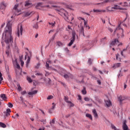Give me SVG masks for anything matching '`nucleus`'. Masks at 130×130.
<instances>
[{"label": "nucleus", "instance_id": "1", "mask_svg": "<svg viewBox=\"0 0 130 130\" xmlns=\"http://www.w3.org/2000/svg\"><path fill=\"white\" fill-rule=\"evenodd\" d=\"M3 40H5V43L9 44L13 42V36H12V26H6L2 36Z\"/></svg>", "mask_w": 130, "mask_h": 130}, {"label": "nucleus", "instance_id": "2", "mask_svg": "<svg viewBox=\"0 0 130 130\" xmlns=\"http://www.w3.org/2000/svg\"><path fill=\"white\" fill-rule=\"evenodd\" d=\"M49 64H51V61L50 60H48L46 62V68L47 69V70H53V71H54V72H56V73H58L59 74H60V72L62 71V69H61L60 67H56V69H53L50 67H49Z\"/></svg>", "mask_w": 130, "mask_h": 130}, {"label": "nucleus", "instance_id": "3", "mask_svg": "<svg viewBox=\"0 0 130 130\" xmlns=\"http://www.w3.org/2000/svg\"><path fill=\"white\" fill-rule=\"evenodd\" d=\"M59 14L67 22H69L70 19H69V13L65 11L63 9H61L59 11Z\"/></svg>", "mask_w": 130, "mask_h": 130}, {"label": "nucleus", "instance_id": "4", "mask_svg": "<svg viewBox=\"0 0 130 130\" xmlns=\"http://www.w3.org/2000/svg\"><path fill=\"white\" fill-rule=\"evenodd\" d=\"M106 10L108 11V12H113V10H123L122 8H120V6L115 5L114 7H107L106 8Z\"/></svg>", "mask_w": 130, "mask_h": 130}, {"label": "nucleus", "instance_id": "5", "mask_svg": "<svg viewBox=\"0 0 130 130\" xmlns=\"http://www.w3.org/2000/svg\"><path fill=\"white\" fill-rule=\"evenodd\" d=\"M18 7L19 4H16L13 8V12L15 16H19V15H20V13H21V10L18 9Z\"/></svg>", "mask_w": 130, "mask_h": 130}, {"label": "nucleus", "instance_id": "6", "mask_svg": "<svg viewBox=\"0 0 130 130\" xmlns=\"http://www.w3.org/2000/svg\"><path fill=\"white\" fill-rule=\"evenodd\" d=\"M39 7H41V8H45V9H52V8H55V6H51L50 7L49 5L43 6V3H39L36 6V8H38Z\"/></svg>", "mask_w": 130, "mask_h": 130}, {"label": "nucleus", "instance_id": "7", "mask_svg": "<svg viewBox=\"0 0 130 130\" xmlns=\"http://www.w3.org/2000/svg\"><path fill=\"white\" fill-rule=\"evenodd\" d=\"M20 35L22 36L23 35V26L22 25H20V28H18L17 31V35L18 37H20Z\"/></svg>", "mask_w": 130, "mask_h": 130}, {"label": "nucleus", "instance_id": "8", "mask_svg": "<svg viewBox=\"0 0 130 130\" xmlns=\"http://www.w3.org/2000/svg\"><path fill=\"white\" fill-rule=\"evenodd\" d=\"M118 43H119V42L118 41V40L116 39L111 42V43L110 44V46L111 47L112 46H115V45H118V46L119 45V44H118Z\"/></svg>", "mask_w": 130, "mask_h": 130}, {"label": "nucleus", "instance_id": "9", "mask_svg": "<svg viewBox=\"0 0 130 130\" xmlns=\"http://www.w3.org/2000/svg\"><path fill=\"white\" fill-rule=\"evenodd\" d=\"M126 99V98L124 96L120 95L118 98V101H119V103L120 104H122V102L124 101Z\"/></svg>", "mask_w": 130, "mask_h": 130}, {"label": "nucleus", "instance_id": "10", "mask_svg": "<svg viewBox=\"0 0 130 130\" xmlns=\"http://www.w3.org/2000/svg\"><path fill=\"white\" fill-rule=\"evenodd\" d=\"M122 127L123 130H129L128 129V127L127 126V125H126V120H124L123 121Z\"/></svg>", "mask_w": 130, "mask_h": 130}, {"label": "nucleus", "instance_id": "11", "mask_svg": "<svg viewBox=\"0 0 130 130\" xmlns=\"http://www.w3.org/2000/svg\"><path fill=\"white\" fill-rule=\"evenodd\" d=\"M64 79H69V78H71V79H73L74 78V76L73 75L71 74L70 73H69L68 74H66L63 76Z\"/></svg>", "mask_w": 130, "mask_h": 130}, {"label": "nucleus", "instance_id": "12", "mask_svg": "<svg viewBox=\"0 0 130 130\" xmlns=\"http://www.w3.org/2000/svg\"><path fill=\"white\" fill-rule=\"evenodd\" d=\"M64 101L67 102V103H69V104H71V107H73L74 106V104H72V102L70 101H69V98L67 96H64Z\"/></svg>", "mask_w": 130, "mask_h": 130}, {"label": "nucleus", "instance_id": "13", "mask_svg": "<svg viewBox=\"0 0 130 130\" xmlns=\"http://www.w3.org/2000/svg\"><path fill=\"white\" fill-rule=\"evenodd\" d=\"M7 7V5L5 3L1 4L0 5V11H2V10H5L6 8Z\"/></svg>", "mask_w": 130, "mask_h": 130}, {"label": "nucleus", "instance_id": "14", "mask_svg": "<svg viewBox=\"0 0 130 130\" xmlns=\"http://www.w3.org/2000/svg\"><path fill=\"white\" fill-rule=\"evenodd\" d=\"M93 12L94 13H106V10H101L98 9H93Z\"/></svg>", "mask_w": 130, "mask_h": 130}, {"label": "nucleus", "instance_id": "15", "mask_svg": "<svg viewBox=\"0 0 130 130\" xmlns=\"http://www.w3.org/2000/svg\"><path fill=\"white\" fill-rule=\"evenodd\" d=\"M92 113L93 114L94 117L95 118H98V114L97 113V111L94 109L92 110Z\"/></svg>", "mask_w": 130, "mask_h": 130}, {"label": "nucleus", "instance_id": "16", "mask_svg": "<svg viewBox=\"0 0 130 130\" xmlns=\"http://www.w3.org/2000/svg\"><path fill=\"white\" fill-rule=\"evenodd\" d=\"M105 103H106V105L108 107L111 106V102L110 101V100H109L105 101Z\"/></svg>", "mask_w": 130, "mask_h": 130}, {"label": "nucleus", "instance_id": "17", "mask_svg": "<svg viewBox=\"0 0 130 130\" xmlns=\"http://www.w3.org/2000/svg\"><path fill=\"white\" fill-rule=\"evenodd\" d=\"M71 40H72V41H74L76 40V33L74 31H73L72 33V37L71 39Z\"/></svg>", "mask_w": 130, "mask_h": 130}, {"label": "nucleus", "instance_id": "18", "mask_svg": "<svg viewBox=\"0 0 130 130\" xmlns=\"http://www.w3.org/2000/svg\"><path fill=\"white\" fill-rule=\"evenodd\" d=\"M25 7H28L30 8V7H32V3L30 2H26L25 4Z\"/></svg>", "mask_w": 130, "mask_h": 130}, {"label": "nucleus", "instance_id": "19", "mask_svg": "<svg viewBox=\"0 0 130 130\" xmlns=\"http://www.w3.org/2000/svg\"><path fill=\"white\" fill-rule=\"evenodd\" d=\"M11 109H7L6 112V116H9L11 113Z\"/></svg>", "mask_w": 130, "mask_h": 130}, {"label": "nucleus", "instance_id": "20", "mask_svg": "<svg viewBox=\"0 0 130 130\" xmlns=\"http://www.w3.org/2000/svg\"><path fill=\"white\" fill-rule=\"evenodd\" d=\"M1 97L2 98L3 100H4V101H7V96H6V94H2L1 95Z\"/></svg>", "mask_w": 130, "mask_h": 130}, {"label": "nucleus", "instance_id": "21", "mask_svg": "<svg viewBox=\"0 0 130 130\" xmlns=\"http://www.w3.org/2000/svg\"><path fill=\"white\" fill-rule=\"evenodd\" d=\"M120 67V63H117L114 64L113 66V69H116V68Z\"/></svg>", "mask_w": 130, "mask_h": 130}, {"label": "nucleus", "instance_id": "22", "mask_svg": "<svg viewBox=\"0 0 130 130\" xmlns=\"http://www.w3.org/2000/svg\"><path fill=\"white\" fill-rule=\"evenodd\" d=\"M54 123H55V118H54L50 122V124L51 125V126H52V127H53V125L54 124Z\"/></svg>", "mask_w": 130, "mask_h": 130}, {"label": "nucleus", "instance_id": "23", "mask_svg": "<svg viewBox=\"0 0 130 130\" xmlns=\"http://www.w3.org/2000/svg\"><path fill=\"white\" fill-rule=\"evenodd\" d=\"M86 116L88 118H89L90 120H93V118L92 117V115L90 114H86Z\"/></svg>", "mask_w": 130, "mask_h": 130}, {"label": "nucleus", "instance_id": "24", "mask_svg": "<svg viewBox=\"0 0 130 130\" xmlns=\"http://www.w3.org/2000/svg\"><path fill=\"white\" fill-rule=\"evenodd\" d=\"M37 90H34L31 92H29L28 94V95H35V94H37Z\"/></svg>", "mask_w": 130, "mask_h": 130}, {"label": "nucleus", "instance_id": "25", "mask_svg": "<svg viewBox=\"0 0 130 130\" xmlns=\"http://www.w3.org/2000/svg\"><path fill=\"white\" fill-rule=\"evenodd\" d=\"M0 126L5 128L7 127V125L3 122H0Z\"/></svg>", "mask_w": 130, "mask_h": 130}, {"label": "nucleus", "instance_id": "26", "mask_svg": "<svg viewBox=\"0 0 130 130\" xmlns=\"http://www.w3.org/2000/svg\"><path fill=\"white\" fill-rule=\"evenodd\" d=\"M31 58L29 56L27 57V60L26 61V67L28 68V66H29V64L30 63V60Z\"/></svg>", "mask_w": 130, "mask_h": 130}, {"label": "nucleus", "instance_id": "27", "mask_svg": "<svg viewBox=\"0 0 130 130\" xmlns=\"http://www.w3.org/2000/svg\"><path fill=\"white\" fill-rule=\"evenodd\" d=\"M67 31H69L70 33H71V32H73V29H72V27H71V26L70 25L68 26Z\"/></svg>", "mask_w": 130, "mask_h": 130}, {"label": "nucleus", "instance_id": "28", "mask_svg": "<svg viewBox=\"0 0 130 130\" xmlns=\"http://www.w3.org/2000/svg\"><path fill=\"white\" fill-rule=\"evenodd\" d=\"M33 28L34 29H38L39 28V26H38V23L37 22L36 24H34L33 26H32Z\"/></svg>", "mask_w": 130, "mask_h": 130}, {"label": "nucleus", "instance_id": "29", "mask_svg": "<svg viewBox=\"0 0 130 130\" xmlns=\"http://www.w3.org/2000/svg\"><path fill=\"white\" fill-rule=\"evenodd\" d=\"M80 33L81 34H82V35H84V36H85V35H84V27H81L80 28Z\"/></svg>", "mask_w": 130, "mask_h": 130}, {"label": "nucleus", "instance_id": "30", "mask_svg": "<svg viewBox=\"0 0 130 130\" xmlns=\"http://www.w3.org/2000/svg\"><path fill=\"white\" fill-rule=\"evenodd\" d=\"M6 27H12V23H11V21H8Z\"/></svg>", "mask_w": 130, "mask_h": 130}, {"label": "nucleus", "instance_id": "31", "mask_svg": "<svg viewBox=\"0 0 130 130\" xmlns=\"http://www.w3.org/2000/svg\"><path fill=\"white\" fill-rule=\"evenodd\" d=\"M111 128H112V129L117 130V129L116 128V127L114 126V125H113V124H111Z\"/></svg>", "mask_w": 130, "mask_h": 130}, {"label": "nucleus", "instance_id": "32", "mask_svg": "<svg viewBox=\"0 0 130 130\" xmlns=\"http://www.w3.org/2000/svg\"><path fill=\"white\" fill-rule=\"evenodd\" d=\"M27 80L29 83H32V82L33 81V80H32V79H31V77H27Z\"/></svg>", "mask_w": 130, "mask_h": 130}, {"label": "nucleus", "instance_id": "33", "mask_svg": "<svg viewBox=\"0 0 130 130\" xmlns=\"http://www.w3.org/2000/svg\"><path fill=\"white\" fill-rule=\"evenodd\" d=\"M49 24L51 25L52 27H54L55 26V21H54V23L49 22Z\"/></svg>", "mask_w": 130, "mask_h": 130}, {"label": "nucleus", "instance_id": "34", "mask_svg": "<svg viewBox=\"0 0 130 130\" xmlns=\"http://www.w3.org/2000/svg\"><path fill=\"white\" fill-rule=\"evenodd\" d=\"M127 50V48H126L125 49H123L122 51H121V54L122 56H123V52H124V51H126Z\"/></svg>", "mask_w": 130, "mask_h": 130}, {"label": "nucleus", "instance_id": "35", "mask_svg": "<svg viewBox=\"0 0 130 130\" xmlns=\"http://www.w3.org/2000/svg\"><path fill=\"white\" fill-rule=\"evenodd\" d=\"M82 93L83 94V95L87 94V91H86V89H85V88H84V89L82 90Z\"/></svg>", "mask_w": 130, "mask_h": 130}, {"label": "nucleus", "instance_id": "36", "mask_svg": "<svg viewBox=\"0 0 130 130\" xmlns=\"http://www.w3.org/2000/svg\"><path fill=\"white\" fill-rule=\"evenodd\" d=\"M47 99L48 100H51V99H53V95H49V96L47 97Z\"/></svg>", "mask_w": 130, "mask_h": 130}, {"label": "nucleus", "instance_id": "37", "mask_svg": "<svg viewBox=\"0 0 130 130\" xmlns=\"http://www.w3.org/2000/svg\"><path fill=\"white\" fill-rule=\"evenodd\" d=\"M74 42H75L74 41H72V40H71L70 43H69L68 44V46H72V45H73V44L74 43Z\"/></svg>", "mask_w": 130, "mask_h": 130}, {"label": "nucleus", "instance_id": "38", "mask_svg": "<svg viewBox=\"0 0 130 130\" xmlns=\"http://www.w3.org/2000/svg\"><path fill=\"white\" fill-rule=\"evenodd\" d=\"M88 21H86V20H84V26L85 27H86L87 28V27H88Z\"/></svg>", "mask_w": 130, "mask_h": 130}, {"label": "nucleus", "instance_id": "39", "mask_svg": "<svg viewBox=\"0 0 130 130\" xmlns=\"http://www.w3.org/2000/svg\"><path fill=\"white\" fill-rule=\"evenodd\" d=\"M8 107H10V108H12L13 107V104L11 103H8Z\"/></svg>", "mask_w": 130, "mask_h": 130}, {"label": "nucleus", "instance_id": "40", "mask_svg": "<svg viewBox=\"0 0 130 130\" xmlns=\"http://www.w3.org/2000/svg\"><path fill=\"white\" fill-rule=\"evenodd\" d=\"M88 63L89 66H91L92 64V61H91V58H89L88 60Z\"/></svg>", "mask_w": 130, "mask_h": 130}, {"label": "nucleus", "instance_id": "41", "mask_svg": "<svg viewBox=\"0 0 130 130\" xmlns=\"http://www.w3.org/2000/svg\"><path fill=\"white\" fill-rule=\"evenodd\" d=\"M21 67L24 66V61L22 60V59L20 58Z\"/></svg>", "mask_w": 130, "mask_h": 130}, {"label": "nucleus", "instance_id": "42", "mask_svg": "<svg viewBox=\"0 0 130 130\" xmlns=\"http://www.w3.org/2000/svg\"><path fill=\"white\" fill-rule=\"evenodd\" d=\"M16 68L18 69V70H19L20 69V65L19 64H18V62H16Z\"/></svg>", "mask_w": 130, "mask_h": 130}, {"label": "nucleus", "instance_id": "43", "mask_svg": "<svg viewBox=\"0 0 130 130\" xmlns=\"http://www.w3.org/2000/svg\"><path fill=\"white\" fill-rule=\"evenodd\" d=\"M57 45H58V46H61V45H62V44L60 42H58L57 43Z\"/></svg>", "mask_w": 130, "mask_h": 130}, {"label": "nucleus", "instance_id": "44", "mask_svg": "<svg viewBox=\"0 0 130 130\" xmlns=\"http://www.w3.org/2000/svg\"><path fill=\"white\" fill-rule=\"evenodd\" d=\"M108 29L109 30V31H110V32H111V33H112V32H113V30L111 27H108Z\"/></svg>", "mask_w": 130, "mask_h": 130}, {"label": "nucleus", "instance_id": "45", "mask_svg": "<svg viewBox=\"0 0 130 130\" xmlns=\"http://www.w3.org/2000/svg\"><path fill=\"white\" fill-rule=\"evenodd\" d=\"M0 80H4V78H3V74L0 71Z\"/></svg>", "mask_w": 130, "mask_h": 130}, {"label": "nucleus", "instance_id": "46", "mask_svg": "<svg viewBox=\"0 0 130 130\" xmlns=\"http://www.w3.org/2000/svg\"><path fill=\"white\" fill-rule=\"evenodd\" d=\"M29 15H31V13H29V12H27V13L25 14V17H28V16H29Z\"/></svg>", "mask_w": 130, "mask_h": 130}, {"label": "nucleus", "instance_id": "47", "mask_svg": "<svg viewBox=\"0 0 130 130\" xmlns=\"http://www.w3.org/2000/svg\"><path fill=\"white\" fill-rule=\"evenodd\" d=\"M84 100L85 101H87V102L90 101V99H89V98H85Z\"/></svg>", "mask_w": 130, "mask_h": 130}, {"label": "nucleus", "instance_id": "48", "mask_svg": "<svg viewBox=\"0 0 130 130\" xmlns=\"http://www.w3.org/2000/svg\"><path fill=\"white\" fill-rule=\"evenodd\" d=\"M52 109H54V108H55V104H54V103H52Z\"/></svg>", "mask_w": 130, "mask_h": 130}, {"label": "nucleus", "instance_id": "49", "mask_svg": "<svg viewBox=\"0 0 130 130\" xmlns=\"http://www.w3.org/2000/svg\"><path fill=\"white\" fill-rule=\"evenodd\" d=\"M36 76H43L42 74L41 73H37V74H36Z\"/></svg>", "mask_w": 130, "mask_h": 130}, {"label": "nucleus", "instance_id": "50", "mask_svg": "<svg viewBox=\"0 0 130 130\" xmlns=\"http://www.w3.org/2000/svg\"><path fill=\"white\" fill-rule=\"evenodd\" d=\"M55 38V35H54L52 37V39H50V41H53V40L54 39V38Z\"/></svg>", "mask_w": 130, "mask_h": 130}, {"label": "nucleus", "instance_id": "51", "mask_svg": "<svg viewBox=\"0 0 130 130\" xmlns=\"http://www.w3.org/2000/svg\"><path fill=\"white\" fill-rule=\"evenodd\" d=\"M39 67H40V63H38L37 64V66L36 67V69H39Z\"/></svg>", "mask_w": 130, "mask_h": 130}, {"label": "nucleus", "instance_id": "52", "mask_svg": "<svg viewBox=\"0 0 130 130\" xmlns=\"http://www.w3.org/2000/svg\"><path fill=\"white\" fill-rule=\"evenodd\" d=\"M5 25H6V23L4 22L3 23H2V24L1 25V28H4V27H5Z\"/></svg>", "mask_w": 130, "mask_h": 130}, {"label": "nucleus", "instance_id": "53", "mask_svg": "<svg viewBox=\"0 0 130 130\" xmlns=\"http://www.w3.org/2000/svg\"><path fill=\"white\" fill-rule=\"evenodd\" d=\"M6 54H7V55H9V54H10V52L8 50H7L6 51Z\"/></svg>", "mask_w": 130, "mask_h": 130}, {"label": "nucleus", "instance_id": "54", "mask_svg": "<svg viewBox=\"0 0 130 130\" xmlns=\"http://www.w3.org/2000/svg\"><path fill=\"white\" fill-rule=\"evenodd\" d=\"M21 94H22V95H25V94H26V91H25V90H24L23 91H22V92H21Z\"/></svg>", "mask_w": 130, "mask_h": 130}, {"label": "nucleus", "instance_id": "55", "mask_svg": "<svg viewBox=\"0 0 130 130\" xmlns=\"http://www.w3.org/2000/svg\"><path fill=\"white\" fill-rule=\"evenodd\" d=\"M49 73L46 72L45 76L47 77V76H49Z\"/></svg>", "mask_w": 130, "mask_h": 130}, {"label": "nucleus", "instance_id": "56", "mask_svg": "<svg viewBox=\"0 0 130 130\" xmlns=\"http://www.w3.org/2000/svg\"><path fill=\"white\" fill-rule=\"evenodd\" d=\"M40 110L41 111V112L44 114V115H45V113H44V111L41 109H40Z\"/></svg>", "mask_w": 130, "mask_h": 130}, {"label": "nucleus", "instance_id": "57", "mask_svg": "<svg viewBox=\"0 0 130 130\" xmlns=\"http://www.w3.org/2000/svg\"><path fill=\"white\" fill-rule=\"evenodd\" d=\"M18 89L19 91H21V86L18 85Z\"/></svg>", "mask_w": 130, "mask_h": 130}, {"label": "nucleus", "instance_id": "58", "mask_svg": "<svg viewBox=\"0 0 130 130\" xmlns=\"http://www.w3.org/2000/svg\"><path fill=\"white\" fill-rule=\"evenodd\" d=\"M126 87H127V85L124 83V89H126Z\"/></svg>", "mask_w": 130, "mask_h": 130}, {"label": "nucleus", "instance_id": "59", "mask_svg": "<svg viewBox=\"0 0 130 130\" xmlns=\"http://www.w3.org/2000/svg\"><path fill=\"white\" fill-rule=\"evenodd\" d=\"M98 83L99 85H101V81L100 80H98Z\"/></svg>", "mask_w": 130, "mask_h": 130}, {"label": "nucleus", "instance_id": "60", "mask_svg": "<svg viewBox=\"0 0 130 130\" xmlns=\"http://www.w3.org/2000/svg\"><path fill=\"white\" fill-rule=\"evenodd\" d=\"M69 116H71V115L68 114V115H67L66 116V117L67 118H69Z\"/></svg>", "mask_w": 130, "mask_h": 130}, {"label": "nucleus", "instance_id": "61", "mask_svg": "<svg viewBox=\"0 0 130 130\" xmlns=\"http://www.w3.org/2000/svg\"><path fill=\"white\" fill-rule=\"evenodd\" d=\"M122 23L123 26H124V27H126V24H125V23H123V22Z\"/></svg>", "mask_w": 130, "mask_h": 130}, {"label": "nucleus", "instance_id": "62", "mask_svg": "<svg viewBox=\"0 0 130 130\" xmlns=\"http://www.w3.org/2000/svg\"><path fill=\"white\" fill-rule=\"evenodd\" d=\"M38 20H39V15H37V20L38 21Z\"/></svg>", "mask_w": 130, "mask_h": 130}, {"label": "nucleus", "instance_id": "63", "mask_svg": "<svg viewBox=\"0 0 130 130\" xmlns=\"http://www.w3.org/2000/svg\"><path fill=\"white\" fill-rule=\"evenodd\" d=\"M79 100H81L82 97L80 95L78 96Z\"/></svg>", "mask_w": 130, "mask_h": 130}, {"label": "nucleus", "instance_id": "64", "mask_svg": "<svg viewBox=\"0 0 130 130\" xmlns=\"http://www.w3.org/2000/svg\"><path fill=\"white\" fill-rule=\"evenodd\" d=\"M30 128H31V129H33L34 128V126H33L32 125H30Z\"/></svg>", "mask_w": 130, "mask_h": 130}]
</instances>
